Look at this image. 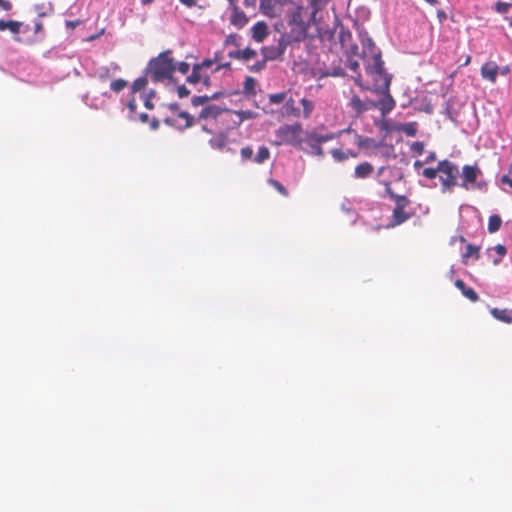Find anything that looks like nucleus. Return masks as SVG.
I'll use <instances>...</instances> for the list:
<instances>
[{"label": "nucleus", "instance_id": "obj_1", "mask_svg": "<svg viewBox=\"0 0 512 512\" xmlns=\"http://www.w3.org/2000/svg\"><path fill=\"white\" fill-rule=\"evenodd\" d=\"M175 70L176 63L171 57V51L160 53L149 61L143 75L133 82L132 93H137L148 85L156 88L161 85L165 87L172 85Z\"/></svg>", "mask_w": 512, "mask_h": 512}, {"label": "nucleus", "instance_id": "obj_6", "mask_svg": "<svg viewBox=\"0 0 512 512\" xmlns=\"http://www.w3.org/2000/svg\"><path fill=\"white\" fill-rule=\"evenodd\" d=\"M305 9L302 6L294 5L288 12V22L292 26V33L295 34L294 39L299 41L305 38L308 28V23L305 20Z\"/></svg>", "mask_w": 512, "mask_h": 512}, {"label": "nucleus", "instance_id": "obj_31", "mask_svg": "<svg viewBox=\"0 0 512 512\" xmlns=\"http://www.w3.org/2000/svg\"><path fill=\"white\" fill-rule=\"evenodd\" d=\"M300 102H301V105L303 106V117L309 118L314 109L313 102L306 98L301 99Z\"/></svg>", "mask_w": 512, "mask_h": 512}, {"label": "nucleus", "instance_id": "obj_53", "mask_svg": "<svg viewBox=\"0 0 512 512\" xmlns=\"http://www.w3.org/2000/svg\"><path fill=\"white\" fill-rule=\"evenodd\" d=\"M104 30L102 29L99 33L97 34H92V35H89L87 37H83V41H93L97 38H99L102 34H103Z\"/></svg>", "mask_w": 512, "mask_h": 512}, {"label": "nucleus", "instance_id": "obj_12", "mask_svg": "<svg viewBox=\"0 0 512 512\" xmlns=\"http://www.w3.org/2000/svg\"><path fill=\"white\" fill-rule=\"evenodd\" d=\"M231 7V16L230 23L237 28L244 27L248 22V17L246 14L241 11L236 5H230Z\"/></svg>", "mask_w": 512, "mask_h": 512}, {"label": "nucleus", "instance_id": "obj_7", "mask_svg": "<svg viewBox=\"0 0 512 512\" xmlns=\"http://www.w3.org/2000/svg\"><path fill=\"white\" fill-rule=\"evenodd\" d=\"M409 204V200L405 196H396L395 208L393 210L392 223L388 227H394L407 221L412 213L407 212L405 209Z\"/></svg>", "mask_w": 512, "mask_h": 512}, {"label": "nucleus", "instance_id": "obj_35", "mask_svg": "<svg viewBox=\"0 0 512 512\" xmlns=\"http://www.w3.org/2000/svg\"><path fill=\"white\" fill-rule=\"evenodd\" d=\"M401 130L408 136H414L417 132V124L415 122L403 124Z\"/></svg>", "mask_w": 512, "mask_h": 512}, {"label": "nucleus", "instance_id": "obj_18", "mask_svg": "<svg viewBox=\"0 0 512 512\" xmlns=\"http://www.w3.org/2000/svg\"><path fill=\"white\" fill-rule=\"evenodd\" d=\"M139 92H142L141 99L143 100L145 107L149 110L152 109L153 104L151 100L156 95V87L148 85L146 88H142Z\"/></svg>", "mask_w": 512, "mask_h": 512}, {"label": "nucleus", "instance_id": "obj_43", "mask_svg": "<svg viewBox=\"0 0 512 512\" xmlns=\"http://www.w3.org/2000/svg\"><path fill=\"white\" fill-rule=\"evenodd\" d=\"M96 75L100 79L105 80V79H107L110 76V69L108 67H106V66L99 67L96 70Z\"/></svg>", "mask_w": 512, "mask_h": 512}, {"label": "nucleus", "instance_id": "obj_20", "mask_svg": "<svg viewBox=\"0 0 512 512\" xmlns=\"http://www.w3.org/2000/svg\"><path fill=\"white\" fill-rule=\"evenodd\" d=\"M455 286L462 292V294L468 298L472 302H476L478 300L477 293L470 287H467L465 283L458 279L455 281Z\"/></svg>", "mask_w": 512, "mask_h": 512}, {"label": "nucleus", "instance_id": "obj_9", "mask_svg": "<svg viewBox=\"0 0 512 512\" xmlns=\"http://www.w3.org/2000/svg\"><path fill=\"white\" fill-rule=\"evenodd\" d=\"M165 123L176 129L183 130L192 126V118L187 112H179L175 116L167 117Z\"/></svg>", "mask_w": 512, "mask_h": 512}, {"label": "nucleus", "instance_id": "obj_41", "mask_svg": "<svg viewBox=\"0 0 512 512\" xmlns=\"http://www.w3.org/2000/svg\"><path fill=\"white\" fill-rule=\"evenodd\" d=\"M285 99H286V93H284V92L271 94L269 96V101L273 104H279V103L285 101Z\"/></svg>", "mask_w": 512, "mask_h": 512}, {"label": "nucleus", "instance_id": "obj_10", "mask_svg": "<svg viewBox=\"0 0 512 512\" xmlns=\"http://www.w3.org/2000/svg\"><path fill=\"white\" fill-rule=\"evenodd\" d=\"M299 147L308 154L314 156L323 155L321 144L311 134H308L305 139H302L301 145Z\"/></svg>", "mask_w": 512, "mask_h": 512}, {"label": "nucleus", "instance_id": "obj_60", "mask_svg": "<svg viewBox=\"0 0 512 512\" xmlns=\"http://www.w3.org/2000/svg\"><path fill=\"white\" fill-rule=\"evenodd\" d=\"M499 71L502 75H506L510 72V68L508 66H505V67H502L501 69L499 68Z\"/></svg>", "mask_w": 512, "mask_h": 512}, {"label": "nucleus", "instance_id": "obj_17", "mask_svg": "<svg viewBox=\"0 0 512 512\" xmlns=\"http://www.w3.org/2000/svg\"><path fill=\"white\" fill-rule=\"evenodd\" d=\"M222 112V109L216 105H210L202 109L199 114L200 119L215 120Z\"/></svg>", "mask_w": 512, "mask_h": 512}, {"label": "nucleus", "instance_id": "obj_25", "mask_svg": "<svg viewBox=\"0 0 512 512\" xmlns=\"http://www.w3.org/2000/svg\"><path fill=\"white\" fill-rule=\"evenodd\" d=\"M257 82L253 77H246L243 85V90L246 95L254 96L256 94Z\"/></svg>", "mask_w": 512, "mask_h": 512}, {"label": "nucleus", "instance_id": "obj_46", "mask_svg": "<svg viewBox=\"0 0 512 512\" xmlns=\"http://www.w3.org/2000/svg\"><path fill=\"white\" fill-rule=\"evenodd\" d=\"M209 100L208 96H195L192 98V104L194 106H200L205 104Z\"/></svg>", "mask_w": 512, "mask_h": 512}, {"label": "nucleus", "instance_id": "obj_64", "mask_svg": "<svg viewBox=\"0 0 512 512\" xmlns=\"http://www.w3.org/2000/svg\"><path fill=\"white\" fill-rule=\"evenodd\" d=\"M427 3L431 4V5H436L437 4V1L436 0H425Z\"/></svg>", "mask_w": 512, "mask_h": 512}, {"label": "nucleus", "instance_id": "obj_13", "mask_svg": "<svg viewBox=\"0 0 512 512\" xmlns=\"http://www.w3.org/2000/svg\"><path fill=\"white\" fill-rule=\"evenodd\" d=\"M499 67L495 62H487L481 67V75L492 83L496 82Z\"/></svg>", "mask_w": 512, "mask_h": 512}, {"label": "nucleus", "instance_id": "obj_15", "mask_svg": "<svg viewBox=\"0 0 512 512\" xmlns=\"http://www.w3.org/2000/svg\"><path fill=\"white\" fill-rule=\"evenodd\" d=\"M360 38H361V45L363 48L362 53H363L364 58H367L369 55H372V54H380V51L375 46L373 40L367 34L361 35Z\"/></svg>", "mask_w": 512, "mask_h": 512}, {"label": "nucleus", "instance_id": "obj_29", "mask_svg": "<svg viewBox=\"0 0 512 512\" xmlns=\"http://www.w3.org/2000/svg\"><path fill=\"white\" fill-rule=\"evenodd\" d=\"M502 220L498 215H492L488 220V231L490 233H495L499 230L501 226Z\"/></svg>", "mask_w": 512, "mask_h": 512}, {"label": "nucleus", "instance_id": "obj_11", "mask_svg": "<svg viewBox=\"0 0 512 512\" xmlns=\"http://www.w3.org/2000/svg\"><path fill=\"white\" fill-rule=\"evenodd\" d=\"M377 90L384 94V96L379 101H377V108L381 111L382 116H385L394 109L395 101L389 94V89L384 91L381 88V85H378Z\"/></svg>", "mask_w": 512, "mask_h": 512}, {"label": "nucleus", "instance_id": "obj_45", "mask_svg": "<svg viewBox=\"0 0 512 512\" xmlns=\"http://www.w3.org/2000/svg\"><path fill=\"white\" fill-rule=\"evenodd\" d=\"M176 69L183 75L187 74L190 70V65L186 62L176 63Z\"/></svg>", "mask_w": 512, "mask_h": 512}, {"label": "nucleus", "instance_id": "obj_51", "mask_svg": "<svg viewBox=\"0 0 512 512\" xmlns=\"http://www.w3.org/2000/svg\"><path fill=\"white\" fill-rule=\"evenodd\" d=\"M12 5L8 0H0V9L3 11H9Z\"/></svg>", "mask_w": 512, "mask_h": 512}, {"label": "nucleus", "instance_id": "obj_54", "mask_svg": "<svg viewBox=\"0 0 512 512\" xmlns=\"http://www.w3.org/2000/svg\"><path fill=\"white\" fill-rule=\"evenodd\" d=\"M82 22L77 20V21H66V29L68 28H71V29H74L75 27L81 25Z\"/></svg>", "mask_w": 512, "mask_h": 512}, {"label": "nucleus", "instance_id": "obj_38", "mask_svg": "<svg viewBox=\"0 0 512 512\" xmlns=\"http://www.w3.org/2000/svg\"><path fill=\"white\" fill-rule=\"evenodd\" d=\"M438 166L436 168H425L422 171V175L426 177L427 179H434L439 174Z\"/></svg>", "mask_w": 512, "mask_h": 512}, {"label": "nucleus", "instance_id": "obj_5", "mask_svg": "<svg viewBox=\"0 0 512 512\" xmlns=\"http://www.w3.org/2000/svg\"><path fill=\"white\" fill-rule=\"evenodd\" d=\"M438 170H440L438 175L441 182L442 193L451 191V189L457 184V178L459 175L457 165L448 160H443L438 163Z\"/></svg>", "mask_w": 512, "mask_h": 512}, {"label": "nucleus", "instance_id": "obj_33", "mask_svg": "<svg viewBox=\"0 0 512 512\" xmlns=\"http://www.w3.org/2000/svg\"><path fill=\"white\" fill-rule=\"evenodd\" d=\"M127 86V82L123 79H116L110 83V88L113 92L119 93Z\"/></svg>", "mask_w": 512, "mask_h": 512}, {"label": "nucleus", "instance_id": "obj_4", "mask_svg": "<svg viewBox=\"0 0 512 512\" xmlns=\"http://www.w3.org/2000/svg\"><path fill=\"white\" fill-rule=\"evenodd\" d=\"M302 127L300 124H292V125H284L279 127L275 131V145H292V146H300Z\"/></svg>", "mask_w": 512, "mask_h": 512}, {"label": "nucleus", "instance_id": "obj_34", "mask_svg": "<svg viewBox=\"0 0 512 512\" xmlns=\"http://www.w3.org/2000/svg\"><path fill=\"white\" fill-rule=\"evenodd\" d=\"M212 148L222 149L225 146V137L222 135L213 137L209 141Z\"/></svg>", "mask_w": 512, "mask_h": 512}, {"label": "nucleus", "instance_id": "obj_16", "mask_svg": "<svg viewBox=\"0 0 512 512\" xmlns=\"http://www.w3.org/2000/svg\"><path fill=\"white\" fill-rule=\"evenodd\" d=\"M127 108L129 109V119L133 121H140L145 123L148 121V115L146 113H136V103L135 99H128L126 101Z\"/></svg>", "mask_w": 512, "mask_h": 512}, {"label": "nucleus", "instance_id": "obj_36", "mask_svg": "<svg viewBox=\"0 0 512 512\" xmlns=\"http://www.w3.org/2000/svg\"><path fill=\"white\" fill-rule=\"evenodd\" d=\"M331 154L333 158L338 162L344 161L348 158V153L342 149H333L331 150Z\"/></svg>", "mask_w": 512, "mask_h": 512}, {"label": "nucleus", "instance_id": "obj_62", "mask_svg": "<svg viewBox=\"0 0 512 512\" xmlns=\"http://www.w3.org/2000/svg\"><path fill=\"white\" fill-rule=\"evenodd\" d=\"M502 181L507 182L510 185V187H512V179H508L506 176H504Z\"/></svg>", "mask_w": 512, "mask_h": 512}, {"label": "nucleus", "instance_id": "obj_30", "mask_svg": "<svg viewBox=\"0 0 512 512\" xmlns=\"http://www.w3.org/2000/svg\"><path fill=\"white\" fill-rule=\"evenodd\" d=\"M235 115L239 118L240 122H243L245 120L254 119L257 117V113L251 111V110H239L234 112Z\"/></svg>", "mask_w": 512, "mask_h": 512}, {"label": "nucleus", "instance_id": "obj_63", "mask_svg": "<svg viewBox=\"0 0 512 512\" xmlns=\"http://www.w3.org/2000/svg\"><path fill=\"white\" fill-rule=\"evenodd\" d=\"M152 1H153V0H141V3H142L143 5H148V4H150Z\"/></svg>", "mask_w": 512, "mask_h": 512}, {"label": "nucleus", "instance_id": "obj_8", "mask_svg": "<svg viewBox=\"0 0 512 512\" xmlns=\"http://www.w3.org/2000/svg\"><path fill=\"white\" fill-rule=\"evenodd\" d=\"M481 174V171L476 166L465 165L462 168V183L461 187L466 190H472L479 188L480 185L477 183V178Z\"/></svg>", "mask_w": 512, "mask_h": 512}, {"label": "nucleus", "instance_id": "obj_50", "mask_svg": "<svg viewBox=\"0 0 512 512\" xmlns=\"http://www.w3.org/2000/svg\"><path fill=\"white\" fill-rule=\"evenodd\" d=\"M177 93L180 98H184L190 94V91L182 85L177 88Z\"/></svg>", "mask_w": 512, "mask_h": 512}, {"label": "nucleus", "instance_id": "obj_19", "mask_svg": "<svg viewBox=\"0 0 512 512\" xmlns=\"http://www.w3.org/2000/svg\"><path fill=\"white\" fill-rule=\"evenodd\" d=\"M23 23L19 21L0 20V31L9 30L12 34L17 35L22 31Z\"/></svg>", "mask_w": 512, "mask_h": 512}, {"label": "nucleus", "instance_id": "obj_21", "mask_svg": "<svg viewBox=\"0 0 512 512\" xmlns=\"http://www.w3.org/2000/svg\"><path fill=\"white\" fill-rule=\"evenodd\" d=\"M490 312L495 319L505 323H512V310L493 308Z\"/></svg>", "mask_w": 512, "mask_h": 512}, {"label": "nucleus", "instance_id": "obj_22", "mask_svg": "<svg viewBox=\"0 0 512 512\" xmlns=\"http://www.w3.org/2000/svg\"><path fill=\"white\" fill-rule=\"evenodd\" d=\"M284 52V49L282 48V45L279 44L277 47L271 46V47H264L262 49L263 56L266 60H274L278 57H280Z\"/></svg>", "mask_w": 512, "mask_h": 512}, {"label": "nucleus", "instance_id": "obj_48", "mask_svg": "<svg viewBox=\"0 0 512 512\" xmlns=\"http://www.w3.org/2000/svg\"><path fill=\"white\" fill-rule=\"evenodd\" d=\"M346 65H347V67H348L351 71H353V72H355V73H357V72H358V69H359V63H358V61L353 60V59H348V60H347V64H346Z\"/></svg>", "mask_w": 512, "mask_h": 512}, {"label": "nucleus", "instance_id": "obj_28", "mask_svg": "<svg viewBox=\"0 0 512 512\" xmlns=\"http://www.w3.org/2000/svg\"><path fill=\"white\" fill-rule=\"evenodd\" d=\"M270 157V151L267 147L261 146L258 149L257 154L254 157V161L258 164L264 163L266 160H268Z\"/></svg>", "mask_w": 512, "mask_h": 512}, {"label": "nucleus", "instance_id": "obj_42", "mask_svg": "<svg viewBox=\"0 0 512 512\" xmlns=\"http://www.w3.org/2000/svg\"><path fill=\"white\" fill-rule=\"evenodd\" d=\"M510 7H511V3L497 2L495 5V10L500 14H505L509 11Z\"/></svg>", "mask_w": 512, "mask_h": 512}, {"label": "nucleus", "instance_id": "obj_61", "mask_svg": "<svg viewBox=\"0 0 512 512\" xmlns=\"http://www.w3.org/2000/svg\"><path fill=\"white\" fill-rule=\"evenodd\" d=\"M354 81H355V83H356L358 86H362V83H361V76H360V74H358V75L354 78Z\"/></svg>", "mask_w": 512, "mask_h": 512}, {"label": "nucleus", "instance_id": "obj_24", "mask_svg": "<svg viewBox=\"0 0 512 512\" xmlns=\"http://www.w3.org/2000/svg\"><path fill=\"white\" fill-rule=\"evenodd\" d=\"M283 114L287 116L299 117L301 115L300 110L295 106V103L292 99L287 100L283 105Z\"/></svg>", "mask_w": 512, "mask_h": 512}, {"label": "nucleus", "instance_id": "obj_52", "mask_svg": "<svg viewBox=\"0 0 512 512\" xmlns=\"http://www.w3.org/2000/svg\"><path fill=\"white\" fill-rule=\"evenodd\" d=\"M183 5L187 7L197 6L200 0H179Z\"/></svg>", "mask_w": 512, "mask_h": 512}, {"label": "nucleus", "instance_id": "obj_57", "mask_svg": "<svg viewBox=\"0 0 512 512\" xmlns=\"http://www.w3.org/2000/svg\"><path fill=\"white\" fill-rule=\"evenodd\" d=\"M159 126V121L157 119H153L150 123V127L152 130H156Z\"/></svg>", "mask_w": 512, "mask_h": 512}, {"label": "nucleus", "instance_id": "obj_37", "mask_svg": "<svg viewBox=\"0 0 512 512\" xmlns=\"http://www.w3.org/2000/svg\"><path fill=\"white\" fill-rule=\"evenodd\" d=\"M313 137H315V139L320 143H325V142H328L332 139H334V134L332 133H329V134H318V133H310Z\"/></svg>", "mask_w": 512, "mask_h": 512}, {"label": "nucleus", "instance_id": "obj_3", "mask_svg": "<svg viewBox=\"0 0 512 512\" xmlns=\"http://www.w3.org/2000/svg\"><path fill=\"white\" fill-rule=\"evenodd\" d=\"M366 59V72L371 75L376 83L381 82V88L386 91L389 89L391 77L384 70V63L380 54L369 55Z\"/></svg>", "mask_w": 512, "mask_h": 512}, {"label": "nucleus", "instance_id": "obj_14", "mask_svg": "<svg viewBox=\"0 0 512 512\" xmlns=\"http://www.w3.org/2000/svg\"><path fill=\"white\" fill-rule=\"evenodd\" d=\"M252 32V38L258 42L261 43L266 36L268 35V26L265 22L259 21L251 29Z\"/></svg>", "mask_w": 512, "mask_h": 512}, {"label": "nucleus", "instance_id": "obj_44", "mask_svg": "<svg viewBox=\"0 0 512 512\" xmlns=\"http://www.w3.org/2000/svg\"><path fill=\"white\" fill-rule=\"evenodd\" d=\"M241 157L243 161L252 159L253 149L249 146L243 147L240 151Z\"/></svg>", "mask_w": 512, "mask_h": 512}, {"label": "nucleus", "instance_id": "obj_47", "mask_svg": "<svg viewBox=\"0 0 512 512\" xmlns=\"http://www.w3.org/2000/svg\"><path fill=\"white\" fill-rule=\"evenodd\" d=\"M269 183L275 187L281 194L286 195V189L284 186L276 180L270 179Z\"/></svg>", "mask_w": 512, "mask_h": 512}, {"label": "nucleus", "instance_id": "obj_59", "mask_svg": "<svg viewBox=\"0 0 512 512\" xmlns=\"http://www.w3.org/2000/svg\"><path fill=\"white\" fill-rule=\"evenodd\" d=\"M202 130L205 131V132H208V133H212L213 132V128L209 124H204L202 126Z\"/></svg>", "mask_w": 512, "mask_h": 512}, {"label": "nucleus", "instance_id": "obj_39", "mask_svg": "<svg viewBox=\"0 0 512 512\" xmlns=\"http://www.w3.org/2000/svg\"><path fill=\"white\" fill-rule=\"evenodd\" d=\"M472 256H475L476 258H478V248L471 244H468L466 246L465 252L463 253V258H469Z\"/></svg>", "mask_w": 512, "mask_h": 512}, {"label": "nucleus", "instance_id": "obj_2", "mask_svg": "<svg viewBox=\"0 0 512 512\" xmlns=\"http://www.w3.org/2000/svg\"><path fill=\"white\" fill-rule=\"evenodd\" d=\"M227 67H229V63L218 64L214 59H204L201 63L193 66L192 73L186 80L190 84L195 85L202 83L204 86L208 87L211 85V74Z\"/></svg>", "mask_w": 512, "mask_h": 512}, {"label": "nucleus", "instance_id": "obj_58", "mask_svg": "<svg viewBox=\"0 0 512 512\" xmlns=\"http://www.w3.org/2000/svg\"><path fill=\"white\" fill-rule=\"evenodd\" d=\"M424 162L420 161V160H417L414 162V169L416 171H419V169L423 166Z\"/></svg>", "mask_w": 512, "mask_h": 512}, {"label": "nucleus", "instance_id": "obj_26", "mask_svg": "<svg viewBox=\"0 0 512 512\" xmlns=\"http://www.w3.org/2000/svg\"><path fill=\"white\" fill-rule=\"evenodd\" d=\"M373 171V167L369 163H362L356 166L355 176L357 178H365Z\"/></svg>", "mask_w": 512, "mask_h": 512}, {"label": "nucleus", "instance_id": "obj_56", "mask_svg": "<svg viewBox=\"0 0 512 512\" xmlns=\"http://www.w3.org/2000/svg\"><path fill=\"white\" fill-rule=\"evenodd\" d=\"M435 159H436V155H435V153H434V152H431V153L427 156V158H426V160H425V163L432 162V161H434Z\"/></svg>", "mask_w": 512, "mask_h": 512}, {"label": "nucleus", "instance_id": "obj_23", "mask_svg": "<svg viewBox=\"0 0 512 512\" xmlns=\"http://www.w3.org/2000/svg\"><path fill=\"white\" fill-rule=\"evenodd\" d=\"M349 106L356 113L357 116L367 111V107L364 105V101L357 95H353L350 99Z\"/></svg>", "mask_w": 512, "mask_h": 512}, {"label": "nucleus", "instance_id": "obj_40", "mask_svg": "<svg viewBox=\"0 0 512 512\" xmlns=\"http://www.w3.org/2000/svg\"><path fill=\"white\" fill-rule=\"evenodd\" d=\"M410 150L417 155H421L424 152V143L420 141L413 142L410 144Z\"/></svg>", "mask_w": 512, "mask_h": 512}, {"label": "nucleus", "instance_id": "obj_32", "mask_svg": "<svg viewBox=\"0 0 512 512\" xmlns=\"http://www.w3.org/2000/svg\"><path fill=\"white\" fill-rule=\"evenodd\" d=\"M256 55V52L250 48H245L243 50H239L235 56L239 59H243V60H250L252 58H254Z\"/></svg>", "mask_w": 512, "mask_h": 512}, {"label": "nucleus", "instance_id": "obj_49", "mask_svg": "<svg viewBox=\"0 0 512 512\" xmlns=\"http://www.w3.org/2000/svg\"><path fill=\"white\" fill-rule=\"evenodd\" d=\"M86 105L92 107V108H95V109H99L101 108V104L97 103V101L95 99H92L90 100L88 96H85V99H84Z\"/></svg>", "mask_w": 512, "mask_h": 512}, {"label": "nucleus", "instance_id": "obj_27", "mask_svg": "<svg viewBox=\"0 0 512 512\" xmlns=\"http://www.w3.org/2000/svg\"><path fill=\"white\" fill-rule=\"evenodd\" d=\"M490 251L496 254V257L492 260L494 265H498L507 252L506 247L501 244H497Z\"/></svg>", "mask_w": 512, "mask_h": 512}, {"label": "nucleus", "instance_id": "obj_55", "mask_svg": "<svg viewBox=\"0 0 512 512\" xmlns=\"http://www.w3.org/2000/svg\"><path fill=\"white\" fill-rule=\"evenodd\" d=\"M365 107H367V111L373 108H377V102L371 100H363Z\"/></svg>", "mask_w": 512, "mask_h": 512}]
</instances>
